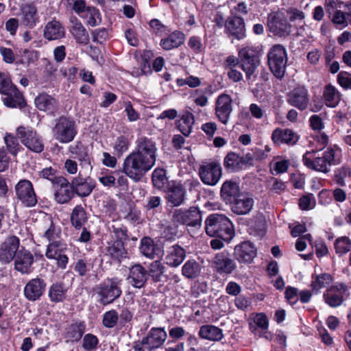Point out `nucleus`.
I'll return each instance as SVG.
<instances>
[{"mask_svg":"<svg viewBox=\"0 0 351 351\" xmlns=\"http://www.w3.org/2000/svg\"><path fill=\"white\" fill-rule=\"evenodd\" d=\"M231 210L237 215H246L254 206V199L247 193H241L232 203Z\"/></svg>","mask_w":351,"mask_h":351,"instance_id":"obj_31","label":"nucleus"},{"mask_svg":"<svg viewBox=\"0 0 351 351\" xmlns=\"http://www.w3.org/2000/svg\"><path fill=\"white\" fill-rule=\"evenodd\" d=\"M233 111L232 99L226 93L220 94L215 102V114L221 123L226 125Z\"/></svg>","mask_w":351,"mask_h":351,"instance_id":"obj_12","label":"nucleus"},{"mask_svg":"<svg viewBox=\"0 0 351 351\" xmlns=\"http://www.w3.org/2000/svg\"><path fill=\"white\" fill-rule=\"evenodd\" d=\"M61 235V230L59 226H56L50 221L49 226L45 231L43 237L47 239L49 243L52 242H61L59 239Z\"/></svg>","mask_w":351,"mask_h":351,"instance_id":"obj_51","label":"nucleus"},{"mask_svg":"<svg viewBox=\"0 0 351 351\" xmlns=\"http://www.w3.org/2000/svg\"><path fill=\"white\" fill-rule=\"evenodd\" d=\"M332 22L339 29L348 26V23L346 19V14L341 10H336L332 14Z\"/></svg>","mask_w":351,"mask_h":351,"instance_id":"obj_62","label":"nucleus"},{"mask_svg":"<svg viewBox=\"0 0 351 351\" xmlns=\"http://www.w3.org/2000/svg\"><path fill=\"white\" fill-rule=\"evenodd\" d=\"M167 334L163 328H152L142 339V344L149 350L160 348L166 341Z\"/></svg>","mask_w":351,"mask_h":351,"instance_id":"obj_20","label":"nucleus"},{"mask_svg":"<svg viewBox=\"0 0 351 351\" xmlns=\"http://www.w3.org/2000/svg\"><path fill=\"white\" fill-rule=\"evenodd\" d=\"M73 186L68 180L64 177L59 176L54 194L56 201L59 204L67 203L73 197Z\"/></svg>","mask_w":351,"mask_h":351,"instance_id":"obj_24","label":"nucleus"},{"mask_svg":"<svg viewBox=\"0 0 351 351\" xmlns=\"http://www.w3.org/2000/svg\"><path fill=\"white\" fill-rule=\"evenodd\" d=\"M241 68L245 74L247 80L256 77V71L260 64L258 51L252 46H244L238 51Z\"/></svg>","mask_w":351,"mask_h":351,"instance_id":"obj_5","label":"nucleus"},{"mask_svg":"<svg viewBox=\"0 0 351 351\" xmlns=\"http://www.w3.org/2000/svg\"><path fill=\"white\" fill-rule=\"evenodd\" d=\"M16 197L25 207H33L37 202V197L32 183L26 179L19 180L14 186Z\"/></svg>","mask_w":351,"mask_h":351,"instance_id":"obj_9","label":"nucleus"},{"mask_svg":"<svg viewBox=\"0 0 351 351\" xmlns=\"http://www.w3.org/2000/svg\"><path fill=\"white\" fill-rule=\"evenodd\" d=\"M130 145V141L124 136H119L114 143V149L120 154L127 152Z\"/></svg>","mask_w":351,"mask_h":351,"instance_id":"obj_64","label":"nucleus"},{"mask_svg":"<svg viewBox=\"0 0 351 351\" xmlns=\"http://www.w3.org/2000/svg\"><path fill=\"white\" fill-rule=\"evenodd\" d=\"M315 149L304 153L302 156L304 165L309 169L327 173L332 166L341 163L342 157L341 149L335 144L329 145L322 154Z\"/></svg>","mask_w":351,"mask_h":351,"instance_id":"obj_2","label":"nucleus"},{"mask_svg":"<svg viewBox=\"0 0 351 351\" xmlns=\"http://www.w3.org/2000/svg\"><path fill=\"white\" fill-rule=\"evenodd\" d=\"M46 289V283L40 278L36 277L29 280L25 285L23 293L29 301H36L40 298Z\"/></svg>","mask_w":351,"mask_h":351,"instance_id":"obj_19","label":"nucleus"},{"mask_svg":"<svg viewBox=\"0 0 351 351\" xmlns=\"http://www.w3.org/2000/svg\"><path fill=\"white\" fill-rule=\"evenodd\" d=\"M99 340L97 337L93 334H86L82 341V348L86 351H93L97 347Z\"/></svg>","mask_w":351,"mask_h":351,"instance_id":"obj_61","label":"nucleus"},{"mask_svg":"<svg viewBox=\"0 0 351 351\" xmlns=\"http://www.w3.org/2000/svg\"><path fill=\"white\" fill-rule=\"evenodd\" d=\"M66 244L63 242H52L47 247L45 256L47 258L56 261V266L65 269L69 263V257L66 254Z\"/></svg>","mask_w":351,"mask_h":351,"instance_id":"obj_11","label":"nucleus"},{"mask_svg":"<svg viewBox=\"0 0 351 351\" xmlns=\"http://www.w3.org/2000/svg\"><path fill=\"white\" fill-rule=\"evenodd\" d=\"M4 142L8 152L14 156H16L19 149V143L16 137L12 134H6L4 136Z\"/></svg>","mask_w":351,"mask_h":351,"instance_id":"obj_58","label":"nucleus"},{"mask_svg":"<svg viewBox=\"0 0 351 351\" xmlns=\"http://www.w3.org/2000/svg\"><path fill=\"white\" fill-rule=\"evenodd\" d=\"M201 266L195 260H189L182 267V274L187 278H195L201 273Z\"/></svg>","mask_w":351,"mask_h":351,"instance_id":"obj_49","label":"nucleus"},{"mask_svg":"<svg viewBox=\"0 0 351 351\" xmlns=\"http://www.w3.org/2000/svg\"><path fill=\"white\" fill-rule=\"evenodd\" d=\"M268 26L271 32L280 36L288 35L291 32V25L278 14L269 17Z\"/></svg>","mask_w":351,"mask_h":351,"instance_id":"obj_27","label":"nucleus"},{"mask_svg":"<svg viewBox=\"0 0 351 351\" xmlns=\"http://www.w3.org/2000/svg\"><path fill=\"white\" fill-rule=\"evenodd\" d=\"M122 280L114 277L107 278L95 288V292L99 297V302L102 305H108L112 303L122 294Z\"/></svg>","mask_w":351,"mask_h":351,"instance_id":"obj_4","label":"nucleus"},{"mask_svg":"<svg viewBox=\"0 0 351 351\" xmlns=\"http://www.w3.org/2000/svg\"><path fill=\"white\" fill-rule=\"evenodd\" d=\"M194 124V116L189 112H184L178 121V128L184 135L189 136Z\"/></svg>","mask_w":351,"mask_h":351,"instance_id":"obj_48","label":"nucleus"},{"mask_svg":"<svg viewBox=\"0 0 351 351\" xmlns=\"http://www.w3.org/2000/svg\"><path fill=\"white\" fill-rule=\"evenodd\" d=\"M128 279L136 288H141L147 280V271L141 265H133L130 270Z\"/></svg>","mask_w":351,"mask_h":351,"instance_id":"obj_36","label":"nucleus"},{"mask_svg":"<svg viewBox=\"0 0 351 351\" xmlns=\"http://www.w3.org/2000/svg\"><path fill=\"white\" fill-rule=\"evenodd\" d=\"M241 194L239 186L236 182L226 180L223 183L221 188V196L226 204L232 203Z\"/></svg>","mask_w":351,"mask_h":351,"instance_id":"obj_34","label":"nucleus"},{"mask_svg":"<svg viewBox=\"0 0 351 351\" xmlns=\"http://www.w3.org/2000/svg\"><path fill=\"white\" fill-rule=\"evenodd\" d=\"M87 216L85 209L81 205H77L72 210L71 222L76 229H80L86 222Z\"/></svg>","mask_w":351,"mask_h":351,"instance_id":"obj_44","label":"nucleus"},{"mask_svg":"<svg viewBox=\"0 0 351 351\" xmlns=\"http://www.w3.org/2000/svg\"><path fill=\"white\" fill-rule=\"evenodd\" d=\"M198 335L202 339L212 341H219L223 337V330L213 325L201 326Z\"/></svg>","mask_w":351,"mask_h":351,"instance_id":"obj_38","label":"nucleus"},{"mask_svg":"<svg viewBox=\"0 0 351 351\" xmlns=\"http://www.w3.org/2000/svg\"><path fill=\"white\" fill-rule=\"evenodd\" d=\"M250 329L254 334L257 335L258 329L260 328L262 330L268 329L269 321L266 315L263 313H256L250 316Z\"/></svg>","mask_w":351,"mask_h":351,"instance_id":"obj_42","label":"nucleus"},{"mask_svg":"<svg viewBox=\"0 0 351 351\" xmlns=\"http://www.w3.org/2000/svg\"><path fill=\"white\" fill-rule=\"evenodd\" d=\"M331 281L332 278L330 274H322L317 276L315 279L312 281L311 286L313 290L319 291L328 286Z\"/></svg>","mask_w":351,"mask_h":351,"instance_id":"obj_53","label":"nucleus"},{"mask_svg":"<svg viewBox=\"0 0 351 351\" xmlns=\"http://www.w3.org/2000/svg\"><path fill=\"white\" fill-rule=\"evenodd\" d=\"M21 23L29 28H34L40 22V15L34 3H24L21 7Z\"/></svg>","mask_w":351,"mask_h":351,"instance_id":"obj_25","label":"nucleus"},{"mask_svg":"<svg viewBox=\"0 0 351 351\" xmlns=\"http://www.w3.org/2000/svg\"><path fill=\"white\" fill-rule=\"evenodd\" d=\"M64 36V27L58 21L52 20L48 22L45 27L44 36L49 40L60 39Z\"/></svg>","mask_w":351,"mask_h":351,"instance_id":"obj_35","label":"nucleus"},{"mask_svg":"<svg viewBox=\"0 0 351 351\" xmlns=\"http://www.w3.org/2000/svg\"><path fill=\"white\" fill-rule=\"evenodd\" d=\"M184 42V35L180 32H173L168 37L160 40V45L165 50L177 48Z\"/></svg>","mask_w":351,"mask_h":351,"instance_id":"obj_39","label":"nucleus"},{"mask_svg":"<svg viewBox=\"0 0 351 351\" xmlns=\"http://www.w3.org/2000/svg\"><path fill=\"white\" fill-rule=\"evenodd\" d=\"M108 254L114 259L121 261L127 257L128 252L121 240L109 242L107 246Z\"/></svg>","mask_w":351,"mask_h":351,"instance_id":"obj_40","label":"nucleus"},{"mask_svg":"<svg viewBox=\"0 0 351 351\" xmlns=\"http://www.w3.org/2000/svg\"><path fill=\"white\" fill-rule=\"evenodd\" d=\"M347 291V287L343 284L333 286L324 293V302L332 308L338 307L342 304Z\"/></svg>","mask_w":351,"mask_h":351,"instance_id":"obj_18","label":"nucleus"},{"mask_svg":"<svg viewBox=\"0 0 351 351\" xmlns=\"http://www.w3.org/2000/svg\"><path fill=\"white\" fill-rule=\"evenodd\" d=\"M135 145V149L124 159L123 171L134 182H138L155 166L158 147L152 138L146 136L138 137Z\"/></svg>","mask_w":351,"mask_h":351,"instance_id":"obj_1","label":"nucleus"},{"mask_svg":"<svg viewBox=\"0 0 351 351\" xmlns=\"http://www.w3.org/2000/svg\"><path fill=\"white\" fill-rule=\"evenodd\" d=\"M223 165L226 169L230 172H236L243 169L241 156L234 152H230L224 158Z\"/></svg>","mask_w":351,"mask_h":351,"instance_id":"obj_45","label":"nucleus"},{"mask_svg":"<svg viewBox=\"0 0 351 351\" xmlns=\"http://www.w3.org/2000/svg\"><path fill=\"white\" fill-rule=\"evenodd\" d=\"M205 230L210 237H217L229 242L234 235L233 225L223 215L213 214L205 221Z\"/></svg>","mask_w":351,"mask_h":351,"instance_id":"obj_3","label":"nucleus"},{"mask_svg":"<svg viewBox=\"0 0 351 351\" xmlns=\"http://www.w3.org/2000/svg\"><path fill=\"white\" fill-rule=\"evenodd\" d=\"M69 152L80 162V170H84V174L91 171V158L86 147L81 142H75L69 147Z\"/></svg>","mask_w":351,"mask_h":351,"instance_id":"obj_15","label":"nucleus"},{"mask_svg":"<svg viewBox=\"0 0 351 351\" xmlns=\"http://www.w3.org/2000/svg\"><path fill=\"white\" fill-rule=\"evenodd\" d=\"M84 331V325L82 323H74L66 329L65 338L66 341L75 342L79 341Z\"/></svg>","mask_w":351,"mask_h":351,"instance_id":"obj_47","label":"nucleus"},{"mask_svg":"<svg viewBox=\"0 0 351 351\" xmlns=\"http://www.w3.org/2000/svg\"><path fill=\"white\" fill-rule=\"evenodd\" d=\"M14 268L23 274H27L32 271L34 256L28 250L22 248L15 256Z\"/></svg>","mask_w":351,"mask_h":351,"instance_id":"obj_23","label":"nucleus"},{"mask_svg":"<svg viewBox=\"0 0 351 351\" xmlns=\"http://www.w3.org/2000/svg\"><path fill=\"white\" fill-rule=\"evenodd\" d=\"M316 201L313 194L303 195L299 199V206L302 210H307L315 208Z\"/></svg>","mask_w":351,"mask_h":351,"instance_id":"obj_63","label":"nucleus"},{"mask_svg":"<svg viewBox=\"0 0 351 351\" xmlns=\"http://www.w3.org/2000/svg\"><path fill=\"white\" fill-rule=\"evenodd\" d=\"M186 195L184 186L178 182H172L168 186L165 198L167 204L178 207L184 204Z\"/></svg>","mask_w":351,"mask_h":351,"instance_id":"obj_16","label":"nucleus"},{"mask_svg":"<svg viewBox=\"0 0 351 351\" xmlns=\"http://www.w3.org/2000/svg\"><path fill=\"white\" fill-rule=\"evenodd\" d=\"M323 98L328 107L335 108L341 100V94L335 86L328 84L324 88Z\"/></svg>","mask_w":351,"mask_h":351,"instance_id":"obj_41","label":"nucleus"},{"mask_svg":"<svg viewBox=\"0 0 351 351\" xmlns=\"http://www.w3.org/2000/svg\"><path fill=\"white\" fill-rule=\"evenodd\" d=\"M84 170H80L79 176L71 182L73 191L80 197L88 196L95 189L96 183L95 181L90 176L86 178L82 177Z\"/></svg>","mask_w":351,"mask_h":351,"instance_id":"obj_17","label":"nucleus"},{"mask_svg":"<svg viewBox=\"0 0 351 351\" xmlns=\"http://www.w3.org/2000/svg\"><path fill=\"white\" fill-rule=\"evenodd\" d=\"M226 30L237 40H241L245 36L244 21L239 16H230L225 23Z\"/></svg>","mask_w":351,"mask_h":351,"instance_id":"obj_30","label":"nucleus"},{"mask_svg":"<svg viewBox=\"0 0 351 351\" xmlns=\"http://www.w3.org/2000/svg\"><path fill=\"white\" fill-rule=\"evenodd\" d=\"M52 133L54 139L59 143H69L77 134V124L72 118L62 116L56 119Z\"/></svg>","mask_w":351,"mask_h":351,"instance_id":"obj_6","label":"nucleus"},{"mask_svg":"<svg viewBox=\"0 0 351 351\" xmlns=\"http://www.w3.org/2000/svg\"><path fill=\"white\" fill-rule=\"evenodd\" d=\"M152 183L158 189H162L167 183L165 171L162 169H156L152 173Z\"/></svg>","mask_w":351,"mask_h":351,"instance_id":"obj_54","label":"nucleus"},{"mask_svg":"<svg viewBox=\"0 0 351 351\" xmlns=\"http://www.w3.org/2000/svg\"><path fill=\"white\" fill-rule=\"evenodd\" d=\"M329 143V136L324 132H318L311 136V140L309 141V145L312 149L320 152L324 148H327Z\"/></svg>","mask_w":351,"mask_h":351,"instance_id":"obj_46","label":"nucleus"},{"mask_svg":"<svg viewBox=\"0 0 351 351\" xmlns=\"http://www.w3.org/2000/svg\"><path fill=\"white\" fill-rule=\"evenodd\" d=\"M334 245L336 253L341 256L350 251L351 240L348 237H341L335 240Z\"/></svg>","mask_w":351,"mask_h":351,"instance_id":"obj_50","label":"nucleus"},{"mask_svg":"<svg viewBox=\"0 0 351 351\" xmlns=\"http://www.w3.org/2000/svg\"><path fill=\"white\" fill-rule=\"evenodd\" d=\"M70 23L69 32L76 43L87 45L89 42V35L82 23L75 16L71 17Z\"/></svg>","mask_w":351,"mask_h":351,"instance_id":"obj_33","label":"nucleus"},{"mask_svg":"<svg viewBox=\"0 0 351 351\" xmlns=\"http://www.w3.org/2000/svg\"><path fill=\"white\" fill-rule=\"evenodd\" d=\"M16 136L28 149L36 153H40L43 151V140L33 129L20 126L16 129Z\"/></svg>","mask_w":351,"mask_h":351,"instance_id":"obj_8","label":"nucleus"},{"mask_svg":"<svg viewBox=\"0 0 351 351\" xmlns=\"http://www.w3.org/2000/svg\"><path fill=\"white\" fill-rule=\"evenodd\" d=\"M267 188L275 193H280L285 190V183L276 178L271 177L267 181Z\"/></svg>","mask_w":351,"mask_h":351,"instance_id":"obj_59","label":"nucleus"},{"mask_svg":"<svg viewBox=\"0 0 351 351\" xmlns=\"http://www.w3.org/2000/svg\"><path fill=\"white\" fill-rule=\"evenodd\" d=\"M36 107L40 111L53 114L58 109V101L51 95L42 93L34 99Z\"/></svg>","mask_w":351,"mask_h":351,"instance_id":"obj_32","label":"nucleus"},{"mask_svg":"<svg viewBox=\"0 0 351 351\" xmlns=\"http://www.w3.org/2000/svg\"><path fill=\"white\" fill-rule=\"evenodd\" d=\"M14 86L10 75L8 73L0 72V94L1 96Z\"/></svg>","mask_w":351,"mask_h":351,"instance_id":"obj_60","label":"nucleus"},{"mask_svg":"<svg viewBox=\"0 0 351 351\" xmlns=\"http://www.w3.org/2000/svg\"><path fill=\"white\" fill-rule=\"evenodd\" d=\"M213 267L220 274H230L237 268V265L227 252L217 253L213 260Z\"/></svg>","mask_w":351,"mask_h":351,"instance_id":"obj_21","label":"nucleus"},{"mask_svg":"<svg viewBox=\"0 0 351 351\" xmlns=\"http://www.w3.org/2000/svg\"><path fill=\"white\" fill-rule=\"evenodd\" d=\"M3 104L10 108H23L26 106L24 97L15 86L1 96Z\"/></svg>","mask_w":351,"mask_h":351,"instance_id":"obj_29","label":"nucleus"},{"mask_svg":"<svg viewBox=\"0 0 351 351\" xmlns=\"http://www.w3.org/2000/svg\"><path fill=\"white\" fill-rule=\"evenodd\" d=\"M199 176L204 184L215 185L221 177L220 163L216 161L203 162L199 168Z\"/></svg>","mask_w":351,"mask_h":351,"instance_id":"obj_10","label":"nucleus"},{"mask_svg":"<svg viewBox=\"0 0 351 351\" xmlns=\"http://www.w3.org/2000/svg\"><path fill=\"white\" fill-rule=\"evenodd\" d=\"M234 256L239 263H250L256 256V248L250 241H244L234 247Z\"/></svg>","mask_w":351,"mask_h":351,"instance_id":"obj_22","label":"nucleus"},{"mask_svg":"<svg viewBox=\"0 0 351 351\" xmlns=\"http://www.w3.org/2000/svg\"><path fill=\"white\" fill-rule=\"evenodd\" d=\"M66 289L62 283L56 282L50 286L48 295L51 302L58 303L66 298Z\"/></svg>","mask_w":351,"mask_h":351,"instance_id":"obj_43","label":"nucleus"},{"mask_svg":"<svg viewBox=\"0 0 351 351\" xmlns=\"http://www.w3.org/2000/svg\"><path fill=\"white\" fill-rule=\"evenodd\" d=\"M271 138L275 145H293L298 142L299 136L290 129L276 128L273 131Z\"/></svg>","mask_w":351,"mask_h":351,"instance_id":"obj_26","label":"nucleus"},{"mask_svg":"<svg viewBox=\"0 0 351 351\" xmlns=\"http://www.w3.org/2000/svg\"><path fill=\"white\" fill-rule=\"evenodd\" d=\"M118 319V313L115 310H110L104 314L102 324L106 328H112L117 325Z\"/></svg>","mask_w":351,"mask_h":351,"instance_id":"obj_57","label":"nucleus"},{"mask_svg":"<svg viewBox=\"0 0 351 351\" xmlns=\"http://www.w3.org/2000/svg\"><path fill=\"white\" fill-rule=\"evenodd\" d=\"M186 257L185 250L179 245H175L171 247L166 256V263L171 267H178Z\"/></svg>","mask_w":351,"mask_h":351,"instance_id":"obj_37","label":"nucleus"},{"mask_svg":"<svg viewBox=\"0 0 351 351\" xmlns=\"http://www.w3.org/2000/svg\"><path fill=\"white\" fill-rule=\"evenodd\" d=\"M268 64L271 71L278 77L284 76L287 64V52L281 45H274L267 53Z\"/></svg>","mask_w":351,"mask_h":351,"instance_id":"obj_7","label":"nucleus"},{"mask_svg":"<svg viewBox=\"0 0 351 351\" xmlns=\"http://www.w3.org/2000/svg\"><path fill=\"white\" fill-rule=\"evenodd\" d=\"M140 251L145 256L154 258L156 251L154 241L149 237H144L141 240Z\"/></svg>","mask_w":351,"mask_h":351,"instance_id":"obj_52","label":"nucleus"},{"mask_svg":"<svg viewBox=\"0 0 351 351\" xmlns=\"http://www.w3.org/2000/svg\"><path fill=\"white\" fill-rule=\"evenodd\" d=\"M86 13V18L88 25L95 27L100 24L101 18L100 12L97 9L94 7H87Z\"/></svg>","mask_w":351,"mask_h":351,"instance_id":"obj_55","label":"nucleus"},{"mask_svg":"<svg viewBox=\"0 0 351 351\" xmlns=\"http://www.w3.org/2000/svg\"><path fill=\"white\" fill-rule=\"evenodd\" d=\"M165 272V267L162 264L156 261L151 263L149 269V274L155 281H160Z\"/></svg>","mask_w":351,"mask_h":351,"instance_id":"obj_56","label":"nucleus"},{"mask_svg":"<svg viewBox=\"0 0 351 351\" xmlns=\"http://www.w3.org/2000/svg\"><path fill=\"white\" fill-rule=\"evenodd\" d=\"M287 99L291 106L300 110H304L309 101L308 90L304 86H298L289 93Z\"/></svg>","mask_w":351,"mask_h":351,"instance_id":"obj_28","label":"nucleus"},{"mask_svg":"<svg viewBox=\"0 0 351 351\" xmlns=\"http://www.w3.org/2000/svg\"><path fill=\"white\" fill-rule=\"evenodd\" d=\"M20 240L16 236L7 237L0 244V262L4 264L13 261L19 251Z\"/></svg>","mask_w":351,"mask_h":351,"instance_id":"obj_14","label":"nucleus"},{"mask_svg":"<svg viewBox=\"0 0 351 351\" xmlns=\"http://www.w3.org/2000/svg\"><path fill=\"white\" fill-rule=\"evenodd\" d=\"M174 222L188 226L199 227L202 223L200 211L195 207L187 210L177 209L173 215Z\"/></svg>","mask_w":351,"mask_h":351,"instance_id":"obj_13","label":"nucleus"}]
</instances>
